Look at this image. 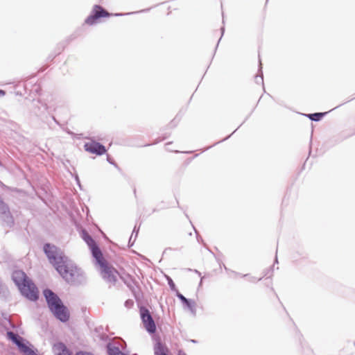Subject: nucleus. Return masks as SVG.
<instances>
[{"label": "nucleus", "instance_id": "f257e3e1", "mask_svg": "<svg viewBox=\"0 0 355 355\" xmlns=\"http://www.w3.org/2000/svg\"><path fill=\"white\" fill-rule=\"evenodd\" d=\"M42 249L49 263L59 275L67 283H73L80 275V269L55 245L45 243Z\"/></svg>", "mask_w": 355, "mask_h": 355}, {"label": "nucleus", "instance_id": "f03ea898", "mask_svg": "<svg viewBox=\"0 0 355 355\" xmlns=\"http://www.w3.org/2000/svg\"><path fill=\"white\" fill-rule=\"evenodd\" d=\"M11 279L20 294L30 302H36L40 297L37 287L33 281L22 270H15L12 272Z\"/></svg>", "mask_w": 355, "mask_h": 355}, {"label": "nucleus", "instance_id": "7ed1b4c3", "mask_svg": "<svg viewBox=\"0 0 355 355\" xmlns=\"http://www.w3.org/2000/svg\"><path fill=\"white\" fill-rule=\"evenodd\" d=\"M0 220L3 226L12 227L15 225V220L12 215L8 205L4 202L0 196Z\"/></svg>", "mask_w": 355, "mask_h": 355}, {"label": "nucleus", "instance_id": "20e7f679", "mask_svg": "<svg viewBox=\"0 0 355 355\" xmlns=\"http://www.w3.org/2000/svg\"><path fill=\"white\" fill-rule=\"evenodd\" d=\"M49 311L61 322H67L70 319L69 309L64 304L62 301L49 309Z\"/></svg>", "mask_w": 355, "mask_h": 355}, {"label": "nucleus", "instance_id": "39448f33", "mask_svg": "<svg viewBox=\"0 0 355 355\" xmlns=\"http://www.w3.org/2000/svg\"><path fill=\"white\" fill-rule=\"evenodd\" d=\"M90 250L92 251V257L95 266L98 268L105 266L109 262L107 261L106 257L103 253L100 248L95 243V242L90 238Z\"/></svg>", "mask_w": 355, "mask_h": 355}, {"label": "nucleus", "instance_id": "423d86ee", "mask_svg": "<svg viewBox=\"0 0 355 355\" xmlns=\"http://www.w3.org/2000/svg\"><path fill=\"white\" fill-rule=\"evenodd\" d=\"M6 338L16 345L17 348L21 353H23L31 344V343L28 340L10 330H8L6 331Z\"/></svg>", "mask_w": 355, "mask_h": 355}, {"label": "nucleus", "instance_id": "0eeeda50", "mask_svg": "<svg viewBox=\"0 0 355 355\" xmlns=\"http://www.w3.org/2000/svg\"><path fill=\"white\" fill-rule=\"evenodd\" d=\"M112 15H117L108 12L100 6H94L92 9V14L90 15V25L101 23L103 19Z\"/></svg>", "mask_w": 355, "mask_h": 355}, {"label": "nucleus", "instance_id": "6e6552de", "mask_svg": "<svg viewBox=\"0 0 355 355\" xmlns=\"http://www.w3.org/2000/svg\"><path fill=\"white\" fill-rule=\"evenodd\" d=\"M99 270L104 279L113 284L116 283L119 273L112 265L108 263L105 266L100 268Z\"/></svg>", "mask_w": 355, "mask_h": 355}, {"label": "nucleus", "instance_id": "1a4fd4ad", "mask_svg": "<svg viewBox=\"0 0 355 355\" xmlns=\"http://www.w3.org/2000/svg\"><path fill=\"white\" fill-rule=\"evenodd\" d=\"M83 31V28L80 27L78 28L73 33H72L70 36H69L64 41L61 42L58 44L57 46V52L54 54H50L47 58L49 62H51L53 59L59 55L65 48V46L72 40L78 37L81 35Z\"/></svg>", "mask_w": 355, "mask_h": 355}, {"label": "nucleus", "instance_id": "9d476101", "mask_svg": "<svg viewBox=\"0 0 355 355\" xmlns=\"http://www.w3.org/2000/svg\"><path fill=\"white\" fill-rule=\"evenodd\" d=\"M42 294L49 309L62 302V300L58 295L49 288L43 289Z\"/></svg>", "mask_w": 355, "mask_h": 355}, {"label": "nucleus", "instance_id": "9b49d317", "mask_svg": "<svg viewBox=\"0 0 355 355\" xmlns=\"http://www.w3.org/2000/svg\"><path fill=\"white\" fill-rule=\"evenodd\" d=\"M141 315L143 320V322L145 325L146 329L151 333L155 332L156 329V327L155 322L150 314V312L148 309H143L141 310Z\"/></svg>", "mask_w": 355, "mask_h": 355}, {"label": "nucleus", "instance_id": "f8f14e48", "mask_svg": "<svg viewBox=\"0 0 355 355\" xmlns=\"http://www.w3.org/2000/svg\"><path fill=\"white\" fill-rule=\"evenodd\" d=\"M53 351L54 355H65V354H67V353L71 352V350L69 348H67L66 345L62 342L55 343L53 345Z\"/></svg>", "mask_w": 355, "mask_h": 355}, {"label": "nucleus", "instance_id": "ddd939ff", "mask_svg": "<svg viewBox=\"0 0 355 355\" xmlns=\"http://www.w3.org/2000/svg\"><path fill=\"white\" fill-rule=\"evenodd\" d=\"M105 152L106 149L104 146L95 141L90 142V153L101 155L105 153Z\"/></svg>", "mask_w": 355, "mask_h": 355}, {"label": "nucleus", "instance_id": "4468645a", "mask_svg": "<svg viewBox=\"0 0 355 355\" xmlns=\"http://www.w3.org/2000/svg\"><path fill=\"white\" fill-rule=\"evenodd\" d=\"M76 230L78 232L80 236L83 239V240L85 242V243L89 247V233L87 231L83 228L81 225L76 223Z\"/></svg>", "mask_w": 355, "mask_h": 355}, {"label": "nucleus", "instance_id": "2eb2a0df", "mask_svg": "<svg viewBox=\"0 0 355 355\" xmlns=\"http://www.w3.org/2000/svg\"><path fill=\"white\" fill-rule=\"evenodd\" d=\"M9 296V290L0 277V297L4 300H7Z\"/></svg>", "mask_w": 355, "mask_h": 355}, {"label": "nucleus", "instance_id": "dca6fc26", "mask_svg": "<svg viewBox=\"0 0 355 355\" xmlns=\"http://www.w3.org/2000/svg\"><path fill=\"white\" fill-rule=\"evenodd\" d=\"M155 355H166L165 349L162 344L158 343L155 349Z\"/></svg>", "mask_w": 355, "mask_h": 355}, {"label": "nucleus", "instance_id": "f3484780", "mask_svg": "<svg viewBox=\"0 0 355 355\" xmlns=\"http://www.w3.org/2000/svg\"><path fill=\"white\" fill-rule=\"evenodd\" d=\"M0 187H1L2 189H3L5 190H7V191H14V192H17V193L20 192V189H19L17 188H13V187H8V186L6 185L5 184H3L1 180H0Z\"/></svg>", "mask_w": 355, "mask_h": 355}, {"label": "nucleus", "instance_id": "a211bd4d", "mask_svg": "<svg viewBox=\"0 0 355 355\" xmlns=\"http://www.w3.org/2000/svg\"><path fill=\"white\" fill-rule=\"evenodd\" d=\"M324 115V113H314L309 115V118L313 121H319Z\"/></svg>", "mask_w": 355, "mask_h": 355}, {"label": "nucleus", "instance_id": "6ab92c4d", "mask_svg": "<svg viewBox=\"0 0 355 355\" xmlns=\"http://www.w3.org/2000/svg\"><path fill=\"white\" fill-rule=\"evenodd\" d=\"M1 317L3 319H4L5 320H6L8 324L10 325V327L12 328H15L14 325L12 324V322H10L9 318H8V315L7 313L6 312H1Z\"/></svg>", "mask_w": 355, "mask_h": 355}, {"label": "nucleus", "instance_id": "aec40b11", "mask_svg": "<svg viewBox=\"0 0 355 355\" xmlns=\"http://www.w3.org/2000/svg\"><path fill=\"white\" fill-rule=\"evenodd\" d=\"M67 132L71 135L73 138H76V139H81L83 138V134H75L74 132H73L72 131L68 130L67 131Z\"/></svg>", "mask_w": 355, "mask_h": 355}, {"label": "nucleus", "instance_id": "412c9836", "mask_svg": "<svg viewBox=\"0 0 355 355\" xmlns=\"http://www.w3.org/2000/svg\"><path fill=\"white\" fill-rule=\"evenodd\" d=\"M178 297L181 300V301L185 304L186 305H189V300H187L185 297H184L182 294L178 293Z\"/></svg>", "mask_w": 355, "mask_h": 355}, {"label": "nucleus", "instance_id": "4be33fe9", "mask_svg": "<svg viewBox=\"0 0 355 355\" xmlns=\"http://www.w3.org/2000/svg\"><path fill=\"white\" fill-rule=\"evenodd\" d=\"M76 355H89V352L79 351L76 352Z\"/></svg>", "mask_w": 355, "mask_h": 355}, {"label": "nucleus", "instance_id": "5701e85b", "mask_svg": "<svg viewBox=\"0 0 355 355\" xmlns=\"http://www.w3.org/2000/svg\"><path fill=\"white\" fill-rule=\"evenodd\" d=\"M191 310L195 307V302L189 301V305H187Z\"/></svg>", "mask_w": 355, "mask_h": 355}, {"label": "nucleus", "instance_id": "b1692460", "mask_svg": "<svg viewBox=\"0 0 355 355\" xmlns=\"http://www.w3.org/2000/svg\"><path fill=\"white\" fill-rule=\"evenodd\" d=\"M168 284L170 285L171 289L175 290V284L173 283V282L171 279L169 280Z\"/></svg>", "mask_w": 355, "mask_h": 355}, {"label": "nucleus", "instance_id": "393cba45", "mask_svg": "<svg viewBox=\"0 0 355 355\" xmlns=\"http://www.w3.org/2000/svg\"><path fill=\"white\" fill-rule=\"evenodd\" d=\"M89 142H85V144H84V149H85V150L86 152L89 153Z\"/></svg>", "mask_w": 355, "mask_h": 355}, {"label": "nucleus", "instance_id": "a878e982", "mask_svg": "<svg viewBox=\"0 0 355 355\" xmlns=\"http://www.w3.org/2000/svg\"><path fill=\"white\" fill-rule=\"evenodd\" d=\"M6 94V92L3 89H0V97L4 96Z\"/></svg>", "mask_w": 355, "mask_h": 355}, {"label": "nucleus", "instance_id": "bb28decb", "mask_svg": "<svg viewBox=\"0 0 355 355\" xmlns=\"http://www.w3.org/2000/svg\"><path fill=\"white\" fill-rule=\"evenodd\" d=\"M84 24H89V15L84 20Z\"/></svg>", "mask_w": 355, "mask_h": 355}, {"label": "nucleus", "instance_id": "cd10ccee", "mask_svg": "<svg viewBox=\"0 0 355 355\" xmlns=\"http://www.w3.org/2000/svg\"><path fill=\"white\" fill-rule=\"evenodd\" d=\"M52 119L56 124H58L59 125H60V122L55 119V117L54 116H52Z\"/></svg>", "mask_w": 355, "mask_h": 355}, {"label": "nucleus", "instance_id": "c85d7f7f", "mask_svg": "<svg viewBox=\"0 0 355 355\" xmlns=\"http://www.w3.org/2000/svg\"><path fill=\"white\" fill-rule=\"evenodd\" d=\"M85 215H86V218L88 219V218H89V208L87 207H86Z\"/></svg>", "mask_w": 355, "mask_h": 355}, {"label": "nucleus", "instance_id": "c756f323", "mask_svg": "<svg viewBox=\"0 0 355 355\" xmlns=\"http://www.w3.org/2000/svg\"><path fill=\"white\" fill-rule=\"evenodd\" d=\"M178 355H187V354L184 351L179 350Z\"/></svg>", "mask_w": 355, "mask_h": 355}, {"label": "nucleus", "instance_id": "7c9ffc66", "mask_svg": "<svg viewBox=\"0 0 355 355\" xmlns=\"http://www.w3.org/2000/svg\"><path fill=\"white\" fill-rule=\"evenodd\" d=\"M42 107L44 111L47 110V105L46 104H42Z\"/></svg>", "mask_w": 355, "mask_h": 355}, {"label": "nucleus", "instance_id": "2f4dec72", "mask_svg": "<svg viewBox=\"0 0 355 355\" xmlns=\"http://www.w3.org/2000/svg\"><path fill=\"white\" fill-rule=\"evenodd\" d=\"M35 112V114L37 115V116H39L40 115V113L37 112V111H34Z\"/></svg>", "mask_w": 355, "mask_h": 355}, {"label": "nucleus", "instance_id": "473e14b6", "mask_svg": "<svg viewBox=\"0 0 355 355\" xmlns=\"http://www.w3.org/2000/svg\"><path fill=\"white\" fill-rule=\"evenodd\" d=\"M85 323L87 324V325H89V321L87 319H85Z\"/></svg>", "mask_w": 355, "mask_h": 355}, {"label": "nucleus", "instance_id": "72a5a7b5", "mask_svg": "<svg viewBox=\"0 0 355 355\" xmlns=\"http://www.w3.org/2000/svg\"><path fill=\"white\" fill-rule=\"evenodd\" d=\"M36 92H39V88L35 89Z\"/></svg>", "mask_w": 355, "mask_h": 355}]
</instances>
